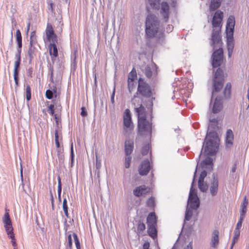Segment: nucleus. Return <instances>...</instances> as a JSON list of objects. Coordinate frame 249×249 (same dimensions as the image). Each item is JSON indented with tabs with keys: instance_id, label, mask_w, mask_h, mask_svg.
<instances>
[{
	"instance_id": "f257e3e1",
	"label": "nucleus",
	"mask_w": 249,
	"mask_h": 249,
	"mask_svg": "<svg viewBox=\"0 0 249 249\" xmlns=\"http://www.w3.org/2000/svg\"><path fill=\"white\" fill-rule=\"evenodd\" d=\"M220 29L218 30L213 29L212 34L211 46L213 47V52L211 56L212 66L213 68L220 67L223 60V49L220 47L218 49L214 50L218 45L221 44V37L220 36Z\"/></svg>"
},
{
	"instance_id": "f03ea898",
	"label": "nucleus",
	"mask_w": 249,
	"mask_h": 249,
	"mask_svg": "<svg viewBox=\"0 0 249 249\" xmlns=\"http://www.w3.org/2000/svg\"><path fill=\"white\" fill-rule=\"evenodd\" d=\"M145 25V35L147 37H154L158 33L160 26V21L158 17L154 14H148L146 18Z\"/></svg>"
},
{
	"instance_id": "7ed1b4c3",
	"label": "nucleus",
	"mask_w": 249,
	"mask_h": 249,
	"mask_svg": "<svg viewBox=\"0 0 249 249\" xmlns=\"http://www.w3.org/2000/svg\"><path fill=\"white\" fill-rule=\"evenodd\" d=\"M196 167H197V165ZM196 169H197V167H196ZM196 169L194 173L188 199V205H189V208L192 210H196L200 205L199 199L197 195L196 189L194 187L196 185Z\"/></svg>"
},
{
	"instance_id": "20e7f679",
	"label": "nucleus",
	"mask_w": 249,
	"mask_h": 249,
	"mask_svg": "<svg viewBox=\"0 0 249 249\" xmlns=\"http://www.w3.org/2000/svg\"><path fill=\"white\" fill-rule=\"evenodd\" d=\"M218 143L214 140L210 139L208 141L204 140L203 142L202 148L198 158H200L203 150L204 154L205 155H215L218 151Z\"/></svg>"
},
{
	"instance_id": "39448f33",
	"label": "nucleus",
	"mask_w": 249,
	"mask_h": 249,
	"mask_svg": "<svg viewBox=\"0 0 249 249\" xmlns=\"http://www.w3.org/2000/svg\"><path fill=\"white\" fill-rule=\"evenodd\" d=\"M152 123L149 122L146 116H142L138 119V133L139 135L151 136L152 133Z\"/></svg>"
},
{
	"instance_id": "423d86ee",
	"label": "nucleus",
	"mask_w": 249,
	"mask_h": 249,
	"mask_svg": "<svg viewBox=\"0 0 249 249\" xmlns=\"http://www.w3.org/2000/svg\"><path fill=\"white\" fill-rule=\"evenodd\" d=\"M136 94L141 95L145 98H150L153 95L150 86L142 78H140L138 80Z\"/></svg>"
},
{
	"instance_id": "0eeeda50",
	"label": "nucleus",
	"mask_w": 249,
	"mask_h": 249,
	"mask_svg": "<svg viewBox=\"0 0 249 249\" xmlns=\"http://www.w3.org/2000/svg\"><path fill=\"white\" fill-rule=\"evenodd\" d=\"M123 128L125 134H129L134 128L131 114L129 109L124 110L123 116Z\"/></svg>"
},
{
	"instance_id": "6e6552de",
	"label": "nucleus",
	"mask_w": 249,
	"mask_h": 249,
	"mask_svg": "<svg viewBox=\"0 0 249 249\" xmlns=\"http://www.w3.org/2000/svg\"><path fill=\"white\" fill-rule=\"evenodd\" d=\"M212 176L213 179L211 180L210 185V192L212 196H215L218 193L219 180L216 174L213 173Z\"/></svg>"
},
{
	"instance_id": "1a4fd4ad",
	"label": "nucleus",
	"mask_w": 249,
	"mask_h": 249,
	"mask_svg": "<svg viewBox=\"0 0 249 249\" xmlns=\"http://www.w3.org/2000/svg\"><path fill=\"white\" fill-rule=\"evenodd\" d=\"M151 166L148 159H145L142 161L138 168L139 174L144 176L147 175L149 172Z\"/></svg>"
},
{
	"instance_id": "9d476101",
	"label": "nucleus",
	"mask_w": 249,
	"mask_h": 249,
	"mask_svg": "<svg viewBox=\"0 0 249 249\" xmlns=\"http://www.w3.org/2000/svg\"><path fill=\"white\" fill-rule=\"evenodd\" d=\"M45 32L46 39L48 41H52V42H57V37L51 23H47Z\"/></svg>"
},
{
	"instance_id": "9b49d317",
	"label": "nucleus",
	"mask_w": 249,
	"mask_h": 249,
	"mask_svg": "<svg viewBox=\"0 0 249 249\" xmlns=\"http://www.w3.org/2000/svg\"><path fill=\"white\" fill-rule=\"evenodd\" d=\"M235 26V18L233 16H230L227 21L226 26V36H233Z\"/></svg>"
},
{
	"instance_id": "f8f14e48",
	"label": "nucleus",
	"mask_w": 249,
	"mask_h": 249,
	"mask_svg": "<svg viewBox=\"0 0 249 249\" xmlns=\"http://www.w3.org/2000/svg\"><path fill=\"white\" fill-rule=\"evenodd\" d=\"M149 192V188L144 185L136 187L133 190L134 196L137 197L146 196Z\"/></svg>"
},
{
	"instance_id": "ddd939ff",
	"label": "nucleus",
	"mask_w": 249,
	"mask_h": 249,
	"mask_svg": "<svg viewBox=\"0 0 249 249\" xmlns=\"http://www.w3.org/2000/svg\"><path fill=\"white\" fill-rule=\"evenodd\" d=\"M161 6L160 14L162 17L165 22H167L169 17V6L167 2L162 1L160 4Z\"/></svg>"
},
{
	"instance_id": "4468645a",
	"label": "nucleus",
	"mask_w": 249,
	"mask_h": 249,
	"mask_svg": "<svg viewBox=\"0 0 249 249\" xmlns=\"http://www.w3.org/2000/svg\"><path fill=\"white\" fill-rule=\"evenodd\" d=\"M226 45L229 58H231L234 48V40L233 36H226Z\"/></svg>"
},
{
	"instance_id": "2eb2a0df",
	"label": "nucleus",
	"mask_w": 249,
	"mask_h": 249,
	"mask_svg": "<svg viewBox=\"0 0 249 249\" xmlns=\"http://www.w3.org/2000/svg\"><path fill=\"white\" fill-rule=\"evenodd\" d=\"M224 80L213 79V86L212 94V98H213L215 94V93L220 91L223 88ZM212 99H211L212 100ZM212 103V101H211ZM211 103H210V105Z\"/></svg>"
},
{
	"instance_id": "dca6fc26",
	"label": "nucleus",
	"mask_w": 249,
	"mask_h": 249,
	"mask_svg": "<svg viewBox=\"0 0 249 249\" xmlns=\"http://www.w3.org/2000/svg\"><path fill=\"white\" fill-rule=\"evenodd\" d=\"M134 149L133 140L128 138L124 142V153L125 156L131 155Z\"/></svg>"
},
{
	"instance_id": "f3484780",
	"label": "nucleus",
	"mask_w": 249,
	"mask_h": 249,
	"mask_svg": "<svg viewBox=\"0 0 249 249\" xmlns=\"http://www.w3.org/2000/svg\"><path fill=\"white\" fill-rule=\"evenodd\" d=\"M56 42H51L49 45V54L51 56V59L53 63H54L55 58L58 55V49L56 44Z\"/></svg>"
},
{
	"instance_id": "a211bd4d",
	"label": "nucleus",
	"mask_w": 249,
	"mask_h": 249,
	"mask_svg": "<svg viewBox=\"0 0 249 249\" xmlns=\"http://www.w3.org/2000/svg\"><path fill=\"white\" fill-rule=\"evenodd\" d=\"M222 107L223 104L221 97H216L212 108V112L214 114L217 113L222 110Z\"/></svg>"
},
{
	"instance_id": "6ab92c4d",
	"label": "nucleus",
	"mask_w": 249,
	"mask_h": 249,
	"mask_svg": "<svg viewBox=\"0 0 249 249\" xmlns=\"http://www.w3.org/2000/svg\"><path fill=\"white\" fill-rule=\"evenodd\" d=\"M234 140V135L231 129L227 130L225 137V144L226 147H230L233 144Z\"/></svg>"
},
{
	"instance_id": "aec40b11",
	"label": "nucleus",
	"mask_w": 249,
	"mask_h": 249,
	"mask_svg": "<svg viewBox=\"0 0 249 249\" xmlns=\"http://www.w3.org/2000/svg\"><path fill=\"white\" fill-rule=\"evenodd\" d=\"M158 217L154 212H150L147 216V225H157Z\"/></svg>"
},
{
	"instance_id": "412c9836",
	"label": "nucleus",
	"mask_w": 249,
	"mask_h": 249,
	"mask_svg": "<svg viewBox=\"0 0 249 249\" xmlns=\"http://www.w3.org/2000/svg\"><path fill=\"white\" fill-rule=\"evenodd\" d=\"M219 231L215 230L213 232V236L211 242V246L213 248H216L219 244Z\"/></svg>"
},
{
	"instance_id": "4be33fe9",
	"label": "nucleus",
	"mask_w": 249,
	"mask_h": 249,
	"mask_svg": "<svg viewBox=\"0 0 249 249\" xmlns=\"http://www.w3.org/2000/svg\"><path fill=\"white\" fill-rule=\"evenodd\" d=\"M147 233L149 236L153 239H155L157 237L158 231L156 229L157 225H147Z\"/></svg>"
},
{
	"instance_id": "5701e85b",
	"label": "nucleus",
	"mask_w": 249,
	"mask_h": 249,
	"mask_svg": "<svg viewBox=\"0 0 249 249\" xmlns=\"http://www.w3.org/2000/svg\"><path fill=\"white\" fill-rule=\"evenodd\" d=\"M37 50L35 46H29L28 51V54L29 57V62L30 63L34 57L36 55Z\"/></svg>"
},
{
	"instance_id": "b1692460",
	"label": "nucleus",
	"mask_w": 249,
	"mask_h": 249,
	"mask_svg": "<svg viewBox=\"0 0 249 249\" xmlns=\"http://www.w3.org/2000/svg\"><path fill=\"white\" fill-rule=\"evenodd\" d=\"M135 111L138 116V119L142 116H145L146 110L144 106L141 104L139 107H135Z\"/></svg>"
},
{
	"instance_id": "393cba45",
	"label": "nucleus",
	"mask_w": 249,
	"mask_h": 249,
	"mask_svg": "<svg viewBox=\"0 0 249 249\" xmlns=\"http://www.w3.org/2000/svg\"><path fill=\"white\" fill-rule=\"evenodd\" d=\"M221 0H211L210 4V11H213L218 9L221 5Z\"/></svg>"
},
{
	"instance_id": "a878e982",
	"label": "nucleus",
	"mask_w": 249,
	"mask_h": 249,
	"mask_svg": "<svg viewBox=\"0 0 249 249\" xmlns=\"http://www.w3.org/2000/svg\"><path fill=\"white\" fill-rule=\"evenodd\" d=\"M200 164L203 168H206L208 166H212L213 160L212 158L207 157L201 162Z\"/></svg>"
},
{
	"instance_id": "bb28decb",
	"label": "nucleus",
	"mask_w": 249,
	"mask_h": 249,
	"mask_svg": "<svg viewBox=\"0 0 249 249\" xmlns=\"http://www.w3.org/2000/svg\"><path fill=\"white\" fill-rule=\"evenodd\" d=\"M148 3L154 9L159 10L160 7V0H147Z\"/></svg>"
},
{
	"instance_id": "cd10ccee",
	"label": "nucleus",
	"mask_w": 249,
	"mask_h": 249,
	"mask_svg": "<svg viewBox=\"0 0 249 249\" xmlns=\"http://www.w3.org/2000/svg\"><path fill=\"white\" fill-rule=\"evenodd\" d=\"M208 138H212L214 140L217 139L218 135L217 132L214 130L209 131V129H208L207 134L204 140H206V141H208V140H209Z\"/></svg>"
},
{
	"instance_id": "c85d7f7f",
	"label": "nucleus",
	"mask_w": 249,
	"mask_h": 249,
	"mask_svg": "<svg viewBox=\"0 0 249 249\" xmlns=\"http://www.w3.org/2000/svg\"><path fill=\"white\" fill-rule=\"evenodd\" d=\"M231 84L230 83H227L223 91V94L225 98L228 99L230 98L231 94Z\"/></svg>"
},
{
	"instance_id": "c756f323",
	"label": "nucleus",
	"mask_w": 249,
	"mask_h": 249,
	"mask_svg": "<svg viewBox=\"0 0 249 249\" xmlns=\"http://www.w3.org/2000/svg\"><path fill=\"white\" fill-rule=\"evenodd\" d=\"M7 211V210H6ZM4 226H10L12 225V221L8 212H6L2 219Z\"/></svg>"
},
{
	"instance_id": "7c9ffc66",
	"label": "nucleus",
	"mask_w": 249,
	"mask_h": 249,
	"mask_svg": "<svg viewBox=\"0 0 249 249\" xmlns=\"http://www.w3.org/2000/svg\"><path fill=\"white\" fill-rule=\"evenodd\" d=\"M213 79L224 80L223 78V72L221 68H218L214 73Z\"/></svg>"
},
{
	"instance_id": "2f4dec72",
	"label": "nucleus",
	"mask_w": 249,
	"mask_h": 249,
	"mask_svg": "<svg viewBox=\"0 0 249 249\" xmlns=\"http://www.w3.org/2000/svg\"><path fill=\"white\" fill-rule=\"evenodd\" d=\"M14 63V74H19L21 59L16 58Z\"/></svg>"
},
{
	"instance_id": "473e14b6",
	"label": "nucleus",
	"mask_w": 249,
	"mask_h": 249,
	"mask_svg": "<svg viewBox=\"0 0 249 249\" xmlns=\"http://www.w3.org/2000/svg\"><path fill=\"white\" fill-rule=\"evenodd\" d=\"M198 187L199 190L205 193L208 189V185L204 181L203 182H198Z\"/></svg>"
},
{
	"instance_id": "72a5a7b5",
	"label": "nucleus",
	"mask_w": 249,
	"mask_h": 249,
	"mask_svg": "<svg viewBox=\"0 0 249 249\" xmlns=\"http://www.w3.org/2000/svg\"><path fill=\"white\" fill-rule=\"evenodd\" d=\"M22 38L21 32L19 29L16 31V41L18 45H22Z\"/></svg>"
},
{
	"instance_id": "f704fd0d",
	"label": "nucleus",
	"mask_w": 249,
	"mask_h": 249,
	"mask_svg": "<svg viewBox=\"0 0 249 249\" xmlns=\"http://www.w3.org/2000/svg\"><path fill=\"white\" fill-rule=\"evenodd\" d=\"M193 210L187 208L185 213V221H189L191 219L193 214Z\"/></svg>"
},
{
	"instance_id": "c9c22d12",
	"label": "nucleus",
	"mask_w": 249,
	"mask_h": 249,
	"mask_svg": "<svg viewBox=\"0 0 249 249\" xmlns=\"http://www.w3.org/2000/svg\"><path fill=\"white\" fill-rule=\"evenodd\" d=\"M4 227L8 237L12 236V235H15L14 233V229L12 226V225H11L10 226L8 225Z\"/></svg>"
},
{
	"instance_id": "e433bc0d",
	"label": "nucleus",
	"mask_w": 249,
	"mask_h": 249,
	"mask_svg": "<svg viewBox=\"0 0 249 249\" xmlns=\"http://www.w3.org/2000/svg\"><path fill=\"white\" fill-rule=\"evenodd\" d=\"M137 77V73L136 70L134 68H133L132 71L129 73L128 75V80L134 81L136 79Z\"/></svg>"
},
{
	"instance_id": "4c0bfd02",
	"label": "nucleus",
	"mask_w": 249,
	"mask_h": 249,
	"mask_svg": "<svg viewBox=\"0 0 249 249\" xmlns=\"http://www.w3.org/2000/svg\"><path fill=\"white\" fill-rule=\"evenodd\" d=\"M152 99H154V98H152V99H149V98H146L144 100H142V101L143 103V104L146 106V107L149 109L150 107H151L153 106V102Z\"/></svg>"
},
{
	"instance_id": "58836bf2",
	"label": "nucleus",
	"mask_w": 249,
	"mask_h": 249,
	"mask_svg": "<svg viewBox=\"0 0 249 249\" xmlns=\"http://www.w3.org/2000/svg\"><path fill=\"white\" fill-rule=\"evenodd\" d=\"M63 150L61 149L57 150V156L58 158L59 162L62 164L64 161V155L63 153Z\"/></svg>"
},
{
	"instance_id": "ea45409f",
	"label": "nucleus",
	"mask_w": 249,
	"mask_h": 249,
	"mask_svg": "<svg viewBox=\"0 0 249 249\" xmlns=\"http://www.w3.org/2000/svg\"><path fill=\"white\" fill-rule=\"evenodd\" d=\"M31 89L29 84H27L26 88V98L27 101H29L31 99Z\"/></svg>"
},
{
	"instance_id": "a19ab883",
	"label": "nucleus",
	"mask_w": 249,
	"mask_h": 249,
	"mask_svg": "<svg viewBox=\"0 0 249 249\" xmlns=\"http://www.w3.org/2000/svg\"><path fill=\"white\" fill-rule=\"evenodd\" d=\"M70 158H71V166L72 167L73 166L74 153L73 150V143L71 142V152H70Z\"/></svg>"
},
{
	"instance_id": "79ce46f5",
	"label": "nucleus",
	"mask_w": 249,
	"mask_h": 249,
	"mask_svg": "<svg viewBox=\"0 0 249 249\" xmlns=\"http://www.w3.org/2000/svg\"><path fill=\"white\" fill-rule=\"evenodd\" d=\"M223 18V13L220 10H217L214 14L213 18L218 19L219 20H222Z\"/></svg>"
},
{
	"instance_id": "37998d69",
	"label": "nucleus",
	"mask_w": 249,
	"mask_h": 249,
	"mask_svg": "<svg viewBox=\"0 0 249 249\" xmlns=\"http://www.w3.org/2000/svg\"><path fill=\"white\" fill-rule=\"evenodd\" d=\"M240 235V231H234V235L232 239L231 249H232L234 244L237 242L238 237Z\"/></svg>"
},
{
	"instance_id": "c03bdc74",
	"label": "nucleus",
	"mask_w": 249,
	"mask_h": 249,
	"mask_svg": "<svg viewBox=\"0 0 249 249\" xmlns=\"http://www.w3.org/2000/svg\"><path fill=\"white\" fill-rule=\"evenodd\" d=\"M222 20H219L218 19L213 18L212 21V24L213 28H217L220 27L221 28V23L222 22Z\"/></svg>"
},
{
	"instance_id": "a18cd8bd",
	"label": "nucleus",
	"mask_w": 249,
	"mask_h": 249,
	"mask_svg": "<svg viewBox=\"0 0 249 249\" xmlns=\"http://www.w3.org/2000/svg\"><path fill=\"white\" fill-rule=\"evenodd\" d=\"M155 199L153 197L151 196L147 200L146 205L148 207L153 208L155 207Z\"/></svg>"
},
{
	"instance_id": "49530a36",
	"label": "nucleus",
	"mask_w": 249,
	"mask_h": 249,
	"mask_svg": "<svg viewBox=\"0 0 249 249\" xmlns=\"http://www.w3.org/2000/svg\"><path fill=\"white\" fill-rule=\"evenodd\" d=\"M150 149V145L149 144H146L144 145H143L142 147L141 153L143 156L146 155Z\"/></svg>"
},
{
	"instance_id": "de8ad7c7",
	"label": "nucleus",
	"mask_w": 249,
	"mask_h": 249,
	"mask_svg": "<svg viewBox=\"0 0 249 249\" xmlns=\"http://www.w3.org/2000/svg\"><path fill=\"white\" fill-rule=\"evenodd\" d=\"M132 157L131 155L125 156L124 166L126 168H128L130 167Z\"/></svg>"
},
{
	"instance_id": "09e8293b",
	"label": "nucleus",
	"mask_w": 249,
	"mask_h": 249,
	"mask_svg": "<svg viewBox=\"0 0 249 249\" xmlns=\"http://www.w3.org/2000/svg\"><path fill=\"white\" fill-rule=\"evenodd\" d=\"M207 175V172L205 170L202 171L199 176L198 182H203L204 181V179Z\"/></svg>"
},
{
	"instance_id": "8fccbe9b",
	"label": "nucleus",
	"mask_w": 249,
	"mask_h": 249,
	"mask_svg": "<svg viewBox=\"0 0 249 249\" xmlns=\"http://www.w3.org/2000/svg\"><path fill=\"white\" fill-rule=\"evenodd\" d=\"M145 229V225L144 223L139 221L137 224V230L139 231H143Z\"/></svg>"
},
{
	"instance_id": "3c124183",
	"label": "nucleus",
	"mask_w": 249,
	"mask_h": 249,
	"mask_svg": "<svg viewBox=\"0 0 249 249\" xmlns=\"http://www.w3.org/2000/svg\"><path fill=\"white\" fill-rule=\"evenodd\" d=\"M145 76L150 78L152 75V71H151V69L149 66H146L145 68Z\"/></svg>"
},
{
	"instance_id": "603ef678",
	"label": "nucleus",
	"mask_w": 249,
	"mask_h": 249,
	"mask_svg": "<svg viewBox=\"0 0 249 249\" xmlns=\"http://www.w3.org/2000/svg\"><path fill=\"white\" fill-rule=\"evenodd\" d=\"M22 45H18L17 52L15 54V58L18 59H21V53Z\"/></svg>"
},
{
	"instance_id": "864d4df0",
	"label": "nucleus",
	"mask_w": 249,
	"mask_h": 249,
	"mask_svg": "<svg viewBox=\"0 0 249 249\" xmlns=\"http://www.w3.org/2000/svg\"><path fill=\"white\" fill-rule=\"evenodd\" d=\"M45 95L46 97L50 100L52 99L54 97V94L52 92V90L50 89H48L46 90Z\"/></svg>"
},
{
	"instance_id": "5fc2aeb1",
	"label": "nucleus",
	"mask_w": 249,
	"mask_h": 249,
	"mask_svg": "<svg viewBox=\"0 0 249 249\" xmlns=\"http://www.w3.org/2000/svg\"><path fill=\"white\" fill-rule=\"evenodd\" d=\"M54 136H55V143L57 148H59L60 147V144L59 142V136L57 132V130H55L54 132Z\"/></svg>"
},
{
	"instance_id": "6e6d98bb",
	"label": "nucleus",
	"mask_w": 249,
	"mask_h": 249,
	"mask_svg": "<svg viewBox=\"0 0 249 249\" xmlns=\"http://www.w3.org/2000/svg\"><path fill=\"white\" fill-rule=\"evenodd\" d=\"M127 86L129 92H131L134 86V81L127 80Z\"/></svg>"
},
{
	"instance_id": "4d7b16f0",
	"label": "nucleus",
	"mask_w": 249,
	"mask_h": 249,
	"mask_svg": "<svg viewBox=\"0 0 249 249\" xmlns=\"http://www.w3.org/2000/svg\"><path fill=\"white\" fill-rule=\"evenodd\" d=\"M68 243L66 245V247H72V239L71 234H70L68 235L67 237Z\"/></svg>"
},
{
	"instance_id": "13d9d810",
	"label": "nucleus",
	"mask_w": 249,
	"mask_h": 249,
	"mask_svg": "<svg viewBox=\"0 0 249 249\" xmlns=\"http://www.w3.org/2000/svg\"><path fill=\"white\" fill-rule=\"evenodd\" d=\"M48 108L49 113L51 115H53L54 113H55V112H54V110H55L54 105L53 104H51L48 107Z\"/></svg>"
},
{
	"instance_id": "bf43d9fd",
	"label": "nucleus",
	"mask_w": 249,
	"mask_h": 249,
	"mask_svg": "<svg viewBox=\"0 0 249 249\" xmlns=\"http://www.w3.org/2000/svg\"><path fill=\"white\" fill-rule=\"evenodd\" d=\"M47 3H48V10H50L51 12H53L54 11V10H53V5H54V3L53 1H51V0H48L47 1Z\"/></svg>"
},
{
	"instance_id": "052dcab7",
	"label": "nucleus",
	"mask_w": 249,
	"mask_h": 249,
	"mask_svg": "<svg viewBox=\"0 0 249 249\" xmlns=\"http://www.w3.org/2000/svg\"><path fill=\"white\" fill-rule=\"evenodd\" d=\"M9 238L11 239V243L12 246L14 247V249H16L17 243L15 235H12V236L9 237Z\"/></svg>"
},
{
	"instance_id": "680f3d73",
	"label": "nucleus",
	"mask_w": 249,
	"mask_h": 249,
	"mask_svg": "<svg viewBox=\"0 0 249 249\" xmlns=\"http://www.w3.org/2000/svg\"><path fill=\"white\" fill-rule=\"evenodd\" d=\"M248 205V200L247 198V196H245L241 206L242 208H247Z\"/></svg>"
},
{
	"instance_id": "e2e57ef3",
	"label": "nucleus",
	"mask_w": 249,
	"mask_h": 249,
	"mask_svg": "<svg viewBox=\"0 0 249 249\" xmlns=\"http://www.w3.org/2000/svg\"><path fill=\"white\" fill-rule=\"evenodd\" d=\"M77 66L76 59H71V70H73L74 71L76 69Z\"/></svg>"
},
{
	"instance_id": "0e129e2a",
	"label": "nucleus",
	"mask_w": 249,
	"mask_h": 249,
	"mask_svg": "<svg viewBox=\"0 0 249 249\" xmlns=\"http://www.w3.org/2000/svg\"><path fill=\"white\" fill-rule=\"evenodd\" d=\"M14 79L15 82V89L19 86L18 74H14Z\"/></svg>"
},
{
	"instance_id": "69168bd1",
	"label": "nucleus",
	"mask_w": 249,
	"mask_h": 249,
	"mask_svg": "<svg viewBox=\"0 0 249 249\" xmlns=\"http://www.w3.org/2000/svg\"><path fill=\"white\" fill-rule=\"evenodd\" d=\"M218 124L210 123L208 127V129H209L210 128H212L214 130L218 128Z\"/></svg>"
},
{
	"instance_id": "338daca9",
	"label": "nucleus",
	"mask_w": 249,
	"mask_h": 249,
	"mask_svg": "<svg viewBox=\"0 0 249 249\" xmlns=\"http://www.w3.org/2000/svg\"><path fill=\"white\" fill-rule=\"evenodd\" d=\"M81 111L80 113V115L82 117H86L88 115V112L86 109V108L85 107H82L81 108Z\"/></svg>"
},
{
	"instance_id": "774afa93",
	"label": "nucleus",
	"mask_w": 249,
	"mask_h": 249,
	"mask_svg": "<svg viewBox=\"0 0 249 249\" xmlns=\"http://www.w3.org/2000/svg\"><path fill=\"white\" fill-rule=\"evenodd\" d=\"M37 44V41L36 38H30V45L29 46H36Z\"/></svg>"
}]
</instances>
